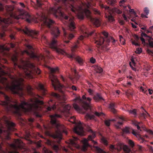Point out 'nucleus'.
Wrapping results in <instances>:
<instances>
[{"mask_svg":"<svg viewBox=\"0 0 153 153\" xmlns=\"http://www.w3.org/2000/svg\"><path fill=\"white\" fill-rule=\"evenodd\" d=\"M141 37H144L145 38H147L148 39H150L151 38V37L150 36L147 35L145 33H142L141 34Z\"/></svg>","mask_w":153,"mask_h":153,"instance_id":"42","label":"nucleus"},{"mask_svg":"<svg viewBox=\"0 0 153 153\" xmlns=\"http://www.w3.org/2000/svg\"><path fill=\"white\" fill-rule=\"evenodd\" d=\"M123 131L124 133H129V129L127 128H125L123 129Z\"/></svg>","mask_w":153,"mask_h":153,"instance_id":"50","label":"nucleus"},{"mask_svg":"<svg viewBox=\"0 0 153 153\" xmlns=\"http://www.w3.org/2000/svg\"><path fill=\"white\" fill-rule=\"evenodd\" d=\"M4 147L3 141H2L0 143V151L2 152L4 151V148H3Z\"/></svg>","mask_w":153,"mask_h":153,"instance_id":"41","label":"nucleus"},{"mask_svg":"<svg viewBox=\"0 0 153 153\" xmlns=\"http://www.w3.org/2000/svg\"><path fill=\"white\" fill-rule=\"evenodd\" d=\"M114 11L115 12L118 14H121L122 13V11L117 8H115L114 9Z\"/></svg>","mask_w":153,"mask_h":153,"instance_id":"46","label":"nucleus"},{"mask_svg":"<svg viewBox=\"0 0 153 153\" xmlns=\"http://www.w3.org/2000/svg\"><path fill=\"white\" fill-rule=\"evenodd\" d=\"M120 42L123 45H124L125 44V40L124 39H122L120 40Z\"/></svg>","mask_w":153,"mask_h":153,"instance_id":"60","label":"nucleus"},{"mask_svg":"<svg viewBox=\"0 0 153 153\" xmlns=\"http://www.w3.org/2000/svg\"><path fill=\"white\" fill-rule=\"evenodd\" d=\"M45 143L50 146L56 152L58 153L60 151L59 147L55 141H53L48 139H46Z\"/></svg>","mask_w":153,"mask_h":153,"instance_id":"17","label":"nucleus"},{"mask_svg":"<svg viewBox=\"0 0 153 153\" xmlns=\"http://www.w3.org/2000/svg\"><path fill=\"white\" fill-rule=\"evenodd\" d=\"M75 118L74 117H71L70 119L68 120L73 124H76V123L75 121Z\"/></svg>","mask_w":153,"mask_h":153,"instance_id":"38","label":"nucleus"},{"mask_svg":"<svg viewBox=\"0 0 153 153\" xmlns=\"http://www.w3.org/2000/svg\"><path fill=\"white\" fill-rule=\"evenodd\" d=\"M82 32L83 33L84 36L89 37L92 36L94 40V43L96 44L97 47H100L103 44L107 46L109 45V43L111 42L113 45H115L116 40L112 37H108V33L103 31L102 34L105 36V38L100 36L99 35H97L94 30L89 32L88 31H85L82 29V27L81 28Z\"/></svg>","mask_w":153,"mask_h":153,"instance_id":"6","label":"nucleus"},{"mask_svg":"<svg viewBox=\"0 0 153 153\" xmlns=\"http://www.w3.org/2000/svg\"><path fill=\"white\" fill-rule=\"evenodd\" d=\"M133 124L134 125L137 127V128L138 130H140V131H141V128L142 127V123L138 122H134Z\"/></svg>","mask_w":153,"mask_h":153,"instance_id":"27","label":"nucleus"},{"mask_svg":"<svg viewBox=\"0 0 153 153\" xmlns=\"http://www.w3.org/2000/svg\"><path fill=\"white\" fill-rule=\"evenodd\" d=\"M73 106L75 109L78 111H81V109L79 106L77 104L75 103H74L73 104Z\"/></svg>","mask_w":153,"mask_h":153,"instance_id":"35","label":"nucleus"},{"mask_svg":"<svg viewBox=\"0 0 153 153\" xmlns=\"http://www.w3.org/2000/svg\"><path fill=\"white\" fill-rule=\"evenodd\" d=\"M142 51V50L141 48H137L136 49V51H135L136 53L138 54H140Z\"/></svg>","mask_w":153,"mask_h":153,"instance_id":"49","label":"nucleus"},{"mask_svg":"<svg viewBox=\"0 0 153 153\" xmlns=\"http://www.w3.org/2000/svg\"><path fill=\"white\" fill-rule=\"evenodd\" d=\"M83 100H86V101H84L83 102V107L85 110L90 109L91 111V108L90 104L91 99L90 97H86L85 95H83L82 97Z\"/></svg>","mask_w":153,"mask_h":153,"instance_id":"18","label":"nucleus"},{"mask_svg":"<svg viewBox=\"0 0 153 153\" xmlns=\"http://www.w3.org/2000/svg\"><path fill=\"white\" fill-rule=\"evenodd\" d=\"M43 150L44 153H52V152L51 151L48 150L45 148L43 149Z\"/></svg>","mask_w":153,"mask_h":153,"instance_id":"52","label":"nucleus"},{"mask_svg":"<svg viewBox=\"0 0 153 153\" xmlns=\"http://www.w3.org/2000/svg\"><path fill=\"white\" fill-rule=\"evenodd\" d=\"M123 149V151L126 153H129L131 151V149L126 145H123L121 143H119V146H117L116 149L114 146L113 145H111L110 147V151L113 152L114 150H117L118 151H120L121 149Z\"/></svg>","mask_w":153,"mask_h":153,"instance_id":"13","label":"nucleus"},{"mask_svg":"<svg viewBox=\"0 0 153 153\" xmlns=\"http://www.w3.org/2000/svg\"><path fill=\"white\" fill-rule=\"evenodd\" d=\"M129 12L131 13H133L134 14V16L135 17H137V16L136 13L135 12L133 9H130L129 10Z\"/></svg>","mask_w":153,"mask_h":153,"instance_id":"53","label":"nucleus"},{"mask_svg":"<svg viewBox=\"0 0 153 153\" xmlns=\"http://www.w3.org/2000/svg\"><path fill=\"white\" fill-rule=\"evenodd\" d=\"M38 88L39 90L41 91L43 95H46L47 93V90L43 84H39L38 85Z\"/></svg>","mask_w":153,"mask_h":153,"instance_id":"24","label":"nucleus"},{"mask_svg":"<svg viewBox=\"0 0 153 153\" xmlns=\"http://www.w3.org/2000/svg\"><path fill=\"white\" fill-rule=\"evenodd\" d=\"M129 114H132L134 117L137 116L136 110L135 109H134L133 110H130L128 111Z\"/></svg>","mask_w":153,"mask_h":153,"instance_id":"34","label":"nucleus"},{"mask_svg":"<svg viewBox=\"0 0 153 153\" xmlns=\"http://www.w3.org/2000/svg\"><path fill=\"white\" fill-rule=\"evenodd\" d=\"M95 137V134L94 133L92 132L91 135H90L88 137V140H92V139L94 138Z\"/></svg>","mask_w":153,"mask_h":153,"instance_id":"33","label":"nucleus"},{"mask_svg":"<svg viewBox=\"0 0 153 153\" xmlns=\"http://www.w3.org/2000/svg\"><path fill=\"white\" fill-rule=\"evenodd\" d=\"M119 22L122 25H123L125 24V22L123 20H119Z\"/></svg>","mask_w":153,"mask_h":153,"instance_id":"61","label":"nucleus"},{"mask_svg":"<svg viewBox=\"0 0 153 153\" xmlns=\"http://www.w3.org/2000/svg\"><path fill=\"white\" fill-rule=\"evenodd\" d=\"M93 11L94 14L95 15H101V12L100 11L96 8H94L93 9Z\"/></svg>","mask_w":153,"mask_h":153,"instance_id":"40","label":"nucleus"},{"mask_svg":"<svg viewBox=\"0 0 153 153\" xmlns=\"http://www.w3.org/2000/svg\"><path fill=\"white\" fill-rule=\"evenodd\" d=\"M122 15L124 20L126 21H127V18L125 14H123Z\"/></svg>","mask_w":153,"mask_h":153,"instance_id":"63","label":"nucleus"},{"mask_svg":"<svg viewBox=\"0 0 153 153\" xmlns=\"http://www.w3.org/2000/svg\"><path fill=\"white\" fill-rule=\"evenodd\" d=\"M53 0L55 6L53 7L50 8L48 12L53 14L56 18L60 16L64 19L68 25V30L72 32L68 33L63 30L64 35L68 39L71 40L74 37V34L75 32L76 28L75 24L74 21V17L70 14L67 15L62 11L61 7L57 5L61 2L60 0Z\"/></svg>","mask_w":153,"mask_h":153,"instance_id":"3","label":"nucleus"},{"mask_svg":"<svg viewBox=\"0 0 153 153\" xmlns=\"http://www.w3.org/2000/svg\"><path fill=\"white\" fill-rule=\"evenodd\" d=\"M61 117V116L60 115L56 113L53 115L50 116V117L51 118V123L53 126H55L57 129L59 128L60 126V124L57 121L56 119L57 118H60Z\"/></svg>","mask_w":153,"mask_h":153,"instance_id":"14","label":"nucleus"},{"mask_svg":"<svg viewBox=\"0 0 153 153\" xmlns=\"http://www.w3.org/2000/svg\"><path fill=\"white\" fill-rule=\"evenodd\" d=\"M119 118L121 120V121L118 122L115 124V126L117 128H120V126L122 125L123 124V121L124 120L122 117H120Z\"/></svg>","mask_w":153,"mask_h":153,"instance_id":"29","label":"nucleus"},{"mask_svg":"<svg viewBox=\"0 0 153 153\" xmlns=\"http://www.w3.org/2000/svg\"><path fill=\"white\" fill-rule=\"evenodd\" d=\"M140 39L142 42V44L143 45H145L146 42L145 41V39L143 37H141L140 38Z\"/></svg>","mask_w":153,"mask_h":153,"instance_id":"56","label":"nucleus"},{"mask_svg":"<svg viewBox=\"0 0 153 153\" xmlns=\"http://www.w3.org/2000/svg\"><path fill=\"white\" fill-rule=\"evenodd\" d=\"M95 68V70L97 73H101L102 71V69L101 67L99 66H96Z\"/></svg>","mask_w":153,"mask_h":153,"instance_id":"30","label":"nucleus"},{"mask_svg":"<svg viewBox=\"0 0 153 153\" xmlns=\"http://www.w3.org/2000/svg\"><path fill=\"white\" fill-rule=\"evenodd\" d=\"M45 134L47 136L53 137L54 139H58L59 140L57 141V143H59L60 140L62 139V138L60 135L57 134L51 133L49 131L46 130L45 132Z\"/></svg>","mask_w":153,"mask_h":153,"instance_id":"19","label":"nucleus"},{"mask_svg":"<svg viewBox=\"0 0 153 153\" xmlns=\"http://www.w3.org/2000/svg\"><path fill=\"white\" fill-rule=\"evenodd\" d=\"M26 46L27 50H25V52L31 58H37V56L34 53L33 48L32 47L31 45H27Z\"/></svg>","mask_w":153,"mask_h":153,"instance_id":"16","label":"nucleus"},{"mask_svg":"<svg viewBox=\"0 0 153 153\" xmlns=\"http://www.w3.org/2000/svg\"><path fill=\"white\" fill-rule=\"evenodd\" d=\"M93 98L96 102H99L104 100V99L102 97L101 95L99 93H97L94 95Z\"/></svg>","mask_w":153,"mask_h":153,"instance_id":"23","label":"nucleus"},{"mask_svg":"<svg viewBox=\"0 0 153 153\" xmlns=\"http://www.w3.org/2000/svg\"><path fill=\"white\" fill-rule=\"evenodd\" d=\"M74 131L78 135L80 136L84 135V130L81 122H80L74 128Z\"/></svg>","mask_w":153,"mask_h":153,"instance_id":"15","label":"nucleus"},{"mask_svg":"<svg viewBox=\"0 0 153 153\" xmlns=\"http://www.w3.org/2000/svg\"><path fill=\"white\" fill-rule=\"evenodd\" d=\"M95 116L94 115L91 114L87 113L86 114L85 117V118L86 120H91L94 119Z\"/></svg>","mask_w":153,"mask_h":153,"instance_id":"26","label":"nucleus"},{"mask_svg":"<svg viewBox=\"0 0 153 153\" xmlns=\"http://www.w3.org/2000/svg\"><path fill=\"white\" fill-rule=\"evenodd\" d=\"M37 18L42 22V26H45L51 30V34L53 36V38L50 43V47L54 49L57 52L62 54H65L67 56L71 59H75L79 65H82L83 63V60L81 57L76 55L74 52V49L77 48L76 45L74 46V48L71 49V54L67 53L62 49L58 48L57 47V42L55 39L59 35L60 32L58 28L54 26V22L51 20L48 16L46 15L43 12L37 14Z\"/></svg>","mask_w":153,"mask_h":153,"instance_id":"2","label":"nucleus"},{"mask_svg":"<svg viewBox=\"0 0 153 153\" xmlns=\"http://www.w3.org/2000/svg\"><path fill=\"white\" fill-rule=\"evenodd\" d=\"M82 141L83 145L81 149L82 151H85L87 150V147L89 146V145L88 143V140L86 139H84Z\"/></svg>","mask_w":153,"mask_h":153,"instance_id":"22","label":"nucleus"},{"mask_svg":"<svg viewBox=\"0 0 153 153\" xmlns=\"http://www.w3.org/2000/svg\"><path fill=\"white\" fill-rule=\"evenodd\" d=\"M88 92L89 93L90 95H92L93 93V91L91 89L89 88L87 90Z\"/></svg>","mask_w":153,"mask_h":153,"instance_id":"55","label":"nucleus"},{"mask_svg":"<svg viewBox=\"0 0 153 153\" xmlns=\"http://www.w3.org/2000/svg\"><path fill=\"white\" fill-rule=\"evenodd\" d=\"M6 73L1 68H0V83H1L7 90H10L13 94H19V91H23L24 87V79L22 78H14L12 84L10 85L7 79L3 76Z\"/></svg>","mask_w":153,"mask_h":153,"instance_id":"5","label":"nucleus"},{"mask_svg":"<svg viewBox=\"0 0 153 153\" xmlns=\"http://www.w3.org/2000/svg\"><path fill=\"white\" fill-rule=\"evenodd\" d=\"M92 0H89V2H88L87 4L86 5V6L88 8L91 5V3L90 2V1H91Z\"/></svg>","mask_w":153,"mask_h":153,"instance_id":"62","label":"nucleus"},{"mask_svg":"<svg viewBox=\"0 0 153 153\" xmlns=\"http://www.w3.org/2000/svg\"><path fill=\"white\" fill-rule=\"evenodd\" d=\"M149 46L153 48V42L150 41V40H149Z\"/></svg>","mask_w":153,"mask_h":153,"instance_id":"59","label":"nucleus"},{"mask_svg":"<svg viewBox=\"0 0 153 153\" xmlns=\"http://www.w3.org/2000/svg\"><path fill=\"white\" fill-rule=\"evenodd\" d=\"M37 3V6L38 8H41L42 10L44 4L42 2V0H36Z\"/></svg>","mask_w":153,"mask_h":153,"instance_id":"25","label":"nucleus"},{"mask_svg":"<svg viewBox=\"0 0 153 153\" xmlns=\"http://www.w3.org/2000/svg\"><path fill=\"white\" fill-rule=\"evenodd\" d=\"M105 123V125L108 126H110V120H105L104 122Z\"/></svg>","mask_w":153,"mask_h":153,"instance_id":"48","label":"nucleus"},{"mask_svg":"<svg viewBox=\"0 0 153 153\" xmlns=\"http://www.w3.org/2000/svg\"><path fill=\"white\" fill-rule=\"evenodd\" d=\"M146 113H143L140 114L139 116V117L140 118L145 119L147 117V115L148 114V113H147L146 111Z\"/></svg>","mask_w":153,"mask_h":153,"instance_id":"31","label":"nucleus"},{"mask_svg":"<svg viewBox=\"0 0 153 153\" xmlns=\"http://www.w3.org/2000/svg\"><path fill=\"white\" fill-rule=\"evenodd\" d=\"M94 114L97 116L98 117H99L100 116H103L104 115V114L102 112L101 113H99L97 112L96 111L94 113Z\"/></svg>","mask_w":153,"mask_h":153,"instance_id":"45","label":"nucleus"},{"mask_svg":"<svg viewBox=\"0 0 153 153\" xmlns=\"http://www.w3.org/2000/svg\"><path fill=\"white\" fill-rule=\"evenodd\" d=\"M2 87L0 86V90ZM0 96L4 98V101H0V105H2L7 112H11L21 115V111L25 113H33L37 117H41L38 111L41 110L40 105L43 104L42 101L37 98L31 99L30 102H27L24 100L19 104L16 100L9 97L4 92L0 90Z\"/></svg>","mask_w":153,"mask_h":153,"instance_id":"1","label":"nucleus"},{"mask_svg":"<svg viewBox=\"0 0 153 153\" xmlns=\"http://www.w3.org/2000/svg\"><path fill=\"white\" fill-rule=\"evenodd\" d=\"M6 9L7 11L9 14L10 17L16 19H25L26 21L28 23H30L31 20L30 16L27 13H16L13 11L14 9V7L7 5L6 6Z\"/></svg>","mask_w":153,"mask_h":153,"instance_id":"9","label":"nucleus"},{"mask_svg":"<svg viewBox=\"0 0 153 153\" xmlns=\"http://www.w3.org/2000/svg\"><path fill=\"white\" fill-rule=\"evenodd\" d=\"M3 122L0 121L1 128H0V134H3L5 136L6 139H9L10 131H14L15 126V123L10 121L9 119L4 116L2 119Z\"/></svg>","mask_w":153,"mask_h":153,"instance_id":"8","label":"nucleus"},{"mask_svg":"<svg viewBox=\"0 0 153 153\" xmlns=\"http://www.w3.org/2000/svg\"><path fill=\"white\" fill-rule=\"evenodd\" d=\"M116 0H107V2L108 4L113 5L115 4Z\"/></svg>","mask_w":153,"mask_h":153,"instance_id":"43","label":"nucleus"},{"mask_svg":"<svg viewBox=\"0 0 153 153\" xmlns=\"http://www.w3.org/2000/svg\"><path fill=\"white\" fill-rule=\"evenodd\" d=\"M107 17L108 21L109 22H111L114 21L113 17L111 15H108V16H107Z\"/></svg>","mask_w":153,"mask_h":153,"instance_id":"32","label":"nucleus"},{"mask_svg":"<svg viewBox=\"0 0 153 153\" xmlns=\"http://www.w3.org/2000/svg\"><path fill=\"white\" fill-rule=\"evenodd\" d=\"M10 147L13 149V150L12 151H8V153H19L18 152L16 151L17 148L19 149H22V147L19 145H17L15 144H12L10 145Z\"/></svg>","mask_w":153,"mask_h":153,"instance_id":"20","label":"nucleus"},{"mask_svg":"<svg viewBox=\"0 0 153 153\" xmlns=\"http://www.w3.org/2000/svg\"><path fill=\"white\" fill-rule=\"evenodd\" d=\"M62 150L63 151H65V152H68V149L67 148H66L65 147H63L62 148Z\"/></svg>","mask_w":153,"mask_h":153,"instance_id":"64","label":"nucleus"},{"mask_svg":"<svg viewBox=\"0 0 153 153\" xmlns=\"http://www.w3.org/2000/svg\"><path fill=\"white\" fill-rule=\"evenodd\" d=\"M12 3L16 5H17L18 4H19L23 8H25V5L23 3L19 2L18 3L16 1H12Z\"/></svg>","mask_w":153,"mask_h":153,"instance_id":"37","label":"nucleus"},{"mask_svg":"<svg viewBox=\"0 0 153 153\" xmlns=\"http://www.w3.org/2000/svg\"><path fill=\"white\" fill-rule=\"evenodd\" d=\"M45 54H46V55L48 57V58L49 59H51V56L49 51L48 50L46 49L45 50Z\"/></svg>","mask_w":153,"mask_h":153,"instance_id":"36","label":"nucleus"},{"mask_svg":"<svg viewBox=\"0 0 153 153\" xmlns=\"http://www.w3.org/2000/svg\"><path fill=\"white\" fill-rule=\"evenodd\" d=\"M18 67L23 70L24 73L23 77L32 78L33 75H39L41 73L40 70L28 61H23L22 65H19Z\"/></svg>","mask_w":153,"mask_h":153,"instance_id":"7","label":"nucleus"},{"mask_svg":"<svg viewBox=\"0 0 153 153\" xmlns=\"http://www.w3.org/2000/svg\"><path fill=\"white\" fill-rule=\"evenodd\" d=\"M117 108V105L114 102H111L109 105V108L110 109V111L113 113L114 114H116L117 113V111L115 109Z\"/></svg>","mask_w":153,"mask_h":153,"instance_id":"21","label":"nucleus"},{"mask_svg":"<svg viewBox=\"0 0 153 153\" xmlns=\"http://www.w3.org/2000/svg\"><path fill=\"white\" fill-rule=\"evenodd\" d=\"M72 139H71L70 140V143L72 145H74L76 144V141L77 140L78 138L76 137H73Z\"/></svg>","mask_w":153,"mask_h":153,"instance_id":"28","label":"nucleus"},{"mask_svg":"<svg viewBox=\"0 0 153 153\" xmlns=\"http://www.w3.org/2000/svg\"><path fill=\"white\" fill-rule=\"evenodd\" d=\"M52 95L56 99L57 101L54 103L53 102L52 100H51L48 102L49 106L47 108V110L48 111L52 110L56 112H59L63 113L67 117L70 115L71 113L69 111L71 107L68 105H65L64 104L65 101L66 100L65 97L64 95L60 96L54 93H52Z\"/></svg>","mask_w":153,"mask_h":153,"instance_id":"4","label":"nucleus"},{"mask_svg":"<svg viewBox=\"0 0 153 153\" xmlns=\"http://www.w3.org/2000/svg\"><path fill=\"white\" fill-rule=\"evenodd\" d=\"M144 12L146 13V15H148L149 13V10L148 8L145 7L144 10Z\"/></svg>","mask_w":153,"mask_h":153,"instance_id":"51","label":"nucleus"},{"mask_svg":"<svg viewBox=\"0 0 153 153\" xmlns=\"http://www.w3.org/2000/svg\"><path fill=\"white\" fill-rule=\"evenodd\" d=\"M19 30L24 32L25 34L30 36L32 38L34 39L37 38L39 33L37 31L30 30L27 27H25V29L23 30L19 29Z\"/></svg>","mask_w":153,"mask_h":153,"instance_id":"12","label":"nucleus"},{"mask_svg":"<svg viewBox=\"0 0 153 153\" xmlns=\"http://www.w3.org/2000/svg\"><path fill=\"white\" fill-rule=\"evenodd\" d=\"M6 50L9 51L10 50L9 48H6L4 45H0V50Z\"/></svg>","mask_w":153,"mask_h":153,"instance_id":"47","label":"nucleus"},{"mask_svg":"<svg viewBox=\"0 0 153 153\" xmlns=\"http://www.w3.org/2000/svg\"><path fill=\"white\" fill-rule=\"evenodd\" d=\"M27 89L29 94H31L32 93V90H33V88L31 86L27 85Z\"/></svg>","mask_w":153,"mask_h":153,"instance_id":"39","label":"nucleus"},{"mask_svg":"<svg viewBox=\"0 0 153 153\" xmlns=\"http://www.w3.org/2000/svg\"><path fill=\"white\" fill-rule=\"evenodd\" d=\"M128 143L130 146L132 148L134 146V142L131 140H128Z\"/></svg>","mask_w":153,"mask_h":153,"instance_id":"44","label":"nucleus"},{"mask_svg":"<svg viewBox=\"0 0 153 153\" xmlns=\"http://www.w3.org/2000/svg\"><path fill=\"white\" fill-rule=\"evenodd\" d=\"M13 22V21L10 18L3 19L0 17V26L4 31L6 30V28L9 24H12Z\"/></svg>","mask_w":153,"mask_h":153,"instance_id":"11","label":"nucleus"},{"mask_svg":"<svg viewBox=\"0 0 153 153\" xmlns=\"http://www.w3.org/2000/svg\"><path fill=\"white\" fill-rule=\"evenodd\" d=\"M132 133L133 134L136 136L139 135L137 133L136 131H135L134 130H133L132 131Z\"/></svg>","mask_w":153,"mask_h":153,"instance_id":"58","label":"nucleus"},{"mask_svg":"<svg viewBox=\"0 0 153 153\" xmlns=\"http://www.w3.org/2000/svg\"><path fill=\"white\" fill-rule=\"evenodd\" d=\"M90 62L92 63H94L96 62L95 59L93 57L90 58Z\"/></svg>","mask_w":153,"mask_h":153,"instance_id":"54","label":"nucleus"},{"mask_svg":"<svg viewBox=\"0 0 153 153\" xmlns=\"http://www.w3.org/2000/svg\"><path fill=\"white\" fill-rule=\"evenodd\" d=\"M140 140L141 143H144L146 142V140H145L143 138L141 137H140Z\"/></svg>","mask_w":153,"mask_h":153,"instance_id":"57","label":"nucleus"},{"mask_svg":"<svg viewBox=\"0 0 153 153\" xmlns=\"http://www.w3.org/2000/svg\"><path fill=\"white\" fill-rule=\"evenodd\" d=\"M58 68H51V74L49 77L51 79L52 85L55 90H58L59 91L62 92V89L63 85H61L57 79V77L53 74L58 71Z\"/></svg>","mask_w":153,"mask_h":153,"instance_id":"10","label":"nucleus"}]
</instances>
